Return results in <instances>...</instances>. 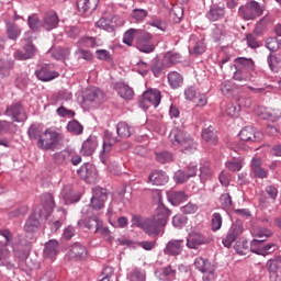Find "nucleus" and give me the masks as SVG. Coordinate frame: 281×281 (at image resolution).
<instances>
[{"instance_id": "obj_1", "label": "nucleus", "mask_w": 281, "mask_h": 281, "mask_svg": "<svg viewBox=\"0 0 281 281\" xmlns=\"http://www.w3.org/2000/svg\"><path fill=\"white\" fill-rule=\"evenodd\" d=\"M43 210H35L30 217L27 218L24 225V232L26 234H34V232H38V227H41V222L38 218H49V214L54 212V207L56 203L54 202V195L50 193H44L41 196Z\"/></svg>"}, {"instance_id": "obj_62", "label": "nucleus", "mask_w": 281, "mask_h": 281, "mask_svg": "<svg viewBox=\"0 0 281 281\" xmlns=\"http://www.w3.org/2000/svg\"><path fill=\"white\" fill-rule=\"evenodd\" d=\"M212 177V170H210V165H205L200 168V179L201 181H207Z\"/></svg>"}, {"instance_id": "obj_34", "label": "nucleus", "mask_w": 281, "mask_h": 281, "mask_svg": "<svg viewBox=\"0 0 281 281\" xmlns=\"http://www.w3.org/2000/svg\"><path fill=\"white\" fill-rule=\"evenodd\" d=\"M142 29H130L124 33L123 43L128 47H133V41L136 37V41L139 38V33Z\"/></svg>"}, {"instance_id": "obj_55", "label": "nucleus", "mask_w": 281, "mask_h": 281, "mask_svg": "<svg viewBox=\"0 0 281 281\" xmlns=\"http://www.w3.org/2000/svg\"><path fill=\"white\" fill-rule=\"evenodd\" d=\"M132 19L135 21H144L148 16V11L144 9H134L131 14Z\"/></svg>"}, {"instance_id": "obj_8", "label": "nucleus", "mask_w": 281, "mask_h": 281, "mask_svg": "<svg viewBox=\"0 0 281 281\" xmlns=\"http://www.w3.org/2000/svg\"><path fill=\"white\" fill-rule=\"evenodd\" d=\"M272 235L273 233H271L270 229L260 228V227L255 228L254 229L255 239L250 241V251H252V254H262V249H257L256 247H258V245H262V243H265L267 238H271Z\"/></svg>"}, {"instance_id": "obj_20", "label": "nucleus", "mask_w": 281, "mask_h": 281, "mask_svg": "<svg viewBox=\"0 0 281 281\" xmlns=\"http://www.w3.org/2000/svg\"><path fill=\"white\" fill-rule=\"evenodd\" d=\"M83 100L85 102H92L93 104H102L105 100V95L99 88H90L87 90Z\"/></svg>"}, {"instance_id": "obj_15", "label": "nucleus", "mask_w": 281, "mask_h": 281, "mask_svg": "<svg viewBox=\"0 0 281 281\" xmlns=\"http://www.w3.org/2000/svg\"><path fill=\"white\" fill-rule=\"evenodd\" d=\"M25 44L23 46V50H16L15 52V58L16 60H30V58H34V56H36V46L34 45V43H32V41L24 38Z\"/></svg>"}, {"instance_id": "obj_29", "label": "nucleus", "mask_w": 281, "mask_h": 281, "mask_svg": "<svg viewBox=\"0 0 281 281\" xmlns=\"http://www.w3.org/2000/svg\"><path fill=\"white\" fill-rule=\"evenodd\" d=\"M167 199L171 205H180V203L188 201V195L183 191H169Z\"/></svg>"}, {"instance_id": "obj_49", "label": "nucleus", "mask_w": 281, "mask_h": 281, "mask_svg": "<svg viewBox=\"0 0 281 281\" xmlns=\"http://www.w3.org/2000/svg\"><path fill=\"white\" fill-rule=\"evenodd\" d=\"M267 23H269V19H267V16L262 18L259 22H257L254 30L256 36H262V34H265V30H267Z\"/></svg>"}, {"instance_id": "obj_3", "label": "nucleus", "mask_w": 281, "mask_h": 281, "mask_svg": "<svg viewBox=\"0 0 281 281\" xmlns=\"http://www.w3.org/2000/svg\"><path fill=\"white\" fill-rule=\"evenodd\" d=\"M59 142H63V134L52 128H46L37 140V148L41 150H54Z\"/></svg>"}, {"instance_id": "obj_63", "label": "nucleus", "mask_w": 281, "mask_h": 281, "mask_svg": "<svg viewBox=\"0 0 281 281\" xmlns=\"http://www.w3.org/2000/svg\"><path fill=\"white\" fill-rule=\"evenodd\" d=\"M176 183H186V181H188L189 176L186 171L183 170H178L176 173H175V177H173Z\"/></svg>"}, {"instance_id": "obj_46", "label": "nucleus", "mask_w": 281, "mask_h": 281, "mask_svg": "<svg viewBox=\"0 0 281 281\" xmlns=\"http://www.w3.org/2000/svg\"><path fill=\"white\" fill-rule=\"evenodd\" d=\"M27 25L33 32H38L43 27V22H41L37 15L33 14L29 16Z\"/></svg>"}, {"instance_id": "obj_31", "label": "nucleus", "mask_w": 281, "mask_h": 281, "mask_svg": "<svg viewBox=\"0 0 281 281\" xmlns=\"http://www.w3.org/2000/svg\"><path fill=\"white\" fill-rule=\"evenodd\" d=\"M225 18V7H212L206 13L209 21H221Z\"/></svg>"}, {"instance_id": "obj_13", "label": "nucleus", "mask_w": 281, "mask_h": 281, "mask_svg": "<svg viewBox=\"0 0 281 281\" xmlns=\"http://www.w3.org/2000/svg\"><path fill=\"white\" fill-rule=\"evenodd\" d=\"M239 138L241 139V142H262V139L265 138V134L251 126H248L244 127L239 132Z\"/></svg>"}, {"instance_id": "obj_23", "label": "nucleus", "mask_w": 281, "mask_h": 281, "mask_svg": "<svg viewBox=\"0 0 281 281\" xmlns=\"http://www.w3.org/2000/svg\"><path fill=\"white\" fill-rule=\"evenodd\" d=\"M100 0H77V8L79 14H91L98 9Z\"/></svg>"}, {"instance_id": "obj_52", "label": "nucleus", "mask_w": 281, "mask_h": 281, "mask_svg": "<svg viewBox=\"0 0 281 281\" xmlns=\"http://www.w3.org/2000/svg\"><path fill=\"white\" fill-rule=\"evenodd\" d=\"M274 247L276 246L273 244L265 245V241H261V245L256 246V249H261V252H255V254H258V256H267V254H271V251H273Z\"/></svg>"}, {"instance_id": "obj_11", "label": "nucleus", "mask_w": 281, "mask_h": 281, "mask_svg": "<svg viewBox=\"0 0 281 281\" xmlns=\"http://www.w3.org/2000/svg\"><path fill=\"white\" fill-rule=\"evenodd\" d=\"M4 113L11 117L13 122H25V120H27V115L23 111V103L21 102H15L8 105Z\"/></svg>"}, {"instance_id": "obj_18", "label": "nucleus", "mask_w": 281, "mask_h": 281, "mask_svg": "<svg viewBox=\"0 0 281 281\" xmlns=\"http://www.w3.org/2000/svg\"><path fill=\"white\" fill-rule=\"evenodd\" d=\"M58 23H60V18H58V13L55 11H48L44 14L42 20V27L47 32H52V30H56L58 27Z\"/></svg>"}, {"instance_id": "obj_38", "label": "nucleus", "mask_w": 281, "mask_h": 281, "mask_svg": "<svg viewBox=\"0 0 281 281\" xmlns=\"http://www.w3.org/2000/svg\"><path fill=\"white\" fill-rule=\"evenodd\" d=\"M236 71L233 76L234 80H238L239 82H247V80H251V71L245 68H235Z\"/></svg>"}, {"instance_id": "obj_53", "label": "nucleus", "mask_w": 281, "mask_h": 281, "mask_svg": "<svg viewBox=\"0 0 281 281\" xmlns=\"http://www.w3.org/2000/svg\"><path fill=\"white\" fill-rule=\"evenodd\" d=\"M176 276H177V271L175 269H172L171 266L162 268V278H161V280L171 281V280H175Z\"/></svg>"}, {"instance_id": "obj_51", "label": "nucleus", "mask_w": 281, "mask_h": 281, "mask_svg": "<svg viewBox=\"0 0 281 281\" xmlns=\"http://www.w3.org/2000/svg\"><path fill=\"white\" fill-rule=\"evenodd\" d=\"M183 60V56L179 53H173L166 55L165 63H169V65H178V63H181Z\"/></svg>"}, {"instance_id": "obj_27", "label": "nucleus", "mask_w": 281, "mask_h": 281, "mask_svg": "<svg viewBox=\"0 0 281 281\" xmlns=\"http://www.w3.org/2000/svg\"><path fill=\"white\" fill-rule=\"evenodd\" d=\"M202 139L209 144V146H216V144H218V135H216L213 126H209L202 131Z\"/></svg>"}, {"instance_id": "obj_6", "label": "nucleus", "mask_w": 281, "mask_h": 281, "mask_svg": "<svg viewBox=\"0 0 281 281\" xmlns=\"http://www.w3.org/2000/svg\"><path fill=\"white\" fill-rule=\"evenodd\" d=\"M138 34H139L138 40H136V47L143 54H153V52H155V43H153V34L144 30H140Z\"/></svg>"}, {"instance_id": "obj_61", "label": "nucleus", "mask_w": 281, "mask_h": 281, "mask_svg": "<svg viewBox=\"0 0 281 281\" xmlns=\"http://www.w3.org/2000/svg\"><path fill=\"white\" fill-rule=\"evenodd\" d=\"M281 63V58L273 55V54H270L268 56V65H269V68L271 69V71H276V67L277 65H280Z\"/></svg>"}, {"instance_id": "obj_17", "label": "nucleus", "mask_w": 281, "mask_h": 281, "mask_svg": "<svg viewBox=\"0 0 281 281\" xmlns=\"http://www.w3.org/2000/svg\"><path fill=\"white\" fill-rule=\"evenodd\" d=\"M35 76L38 78V80H42V82H49L50 80L58 78L60 75L52 70V66L42 65L35 71Z\"/></svg>"}, {"instance_id": "obj_59", "label": "nucleus", "mask_w": 281, "mask_h": 281, "mask_svg": "<svg viewBox=\"0 0 281 281\" xmlns=\"http://www.w3.org/2000/svg\"><path fill=\"white\" fill-rule=\"evenodd\" d=\"M186 223H188V218L183 215H175L172 218V225L173 227H178V229L184 227Z\"/></svg>"}, {"instance_id": "obj_28", "label": "nucleus", "mask_w": 281, "mask_h": 281, "mask_svg": "<svg viewBox=\"0 0 281 281\" xmlns=\"http://www.w3.org/2000/svg\"><path fill=\"white\" fill-rule=\"evenodd\" d=\"M78 227H86V229H94L95 233L100 232V218L98 216L90 217L88 220H79Z\"/></svg>"}, {"instance_id": "obj_64", "label": "nucleus", "mask_w": 281, "mask_h": 281, "mask_svg": "<svg viewBox=\"0 0 281 281\" xmlns=\"http://www.w3.org/2000/svg\"><path fill=\"white\" fill-rule=\"evenodd\" d=\"M79 45L83 47H97L98 43L93 37H83L79 41Z\"/></svg>"}, {"instance_id": "obj_48", "label": "nucleus", "mask_w": 281, "mask_h": 281, "mask_svg": "<svg viewBox=\"0 0 281 281\" xmlns=\"http://www.w3.org/2000/svg\"><path fill=\"white\" fill-rule=\"evenodd\" d=\"M211 227L213 232H218L223 227V216H221V213H214L212 215Z\"/></svg>"}, {"instance_id": "obj_32", "label": "nucleus", "mask_w": 281, "mask_h": 281, "mask_svg": "<svg viewBox=\"0 0 281 281\" xmlns=\"http://www.w3.org/2000/svg\"><path fill=\"white\" fill-rule=\"evenodd\" d=\"M7 27V36L10 38V41H16L19 36H21V27L16 25L14 22L7 21L5 22Z\"/></svg>"}, {"instance_id": "obj_56", "label": "nucleus", "mask_w": 281, "mask_h": 281, "mask_svg": "<svg viewBox=\"0 0 281 281\" xmlns=\"http://www.w3.org/2000/svg\"><path fill=\"white\" fill-rule=\"evenodd\" d=\"M240 113V106L237 104L234 105V103H228L226 105V114L229 115V117H238Z\"/></svg>"}, {"instance_id": "obj_16", "label": "nucleus", "mask_w": 281, "mask_h": 281, "mask_svg": "<svg viewBox=\"0 0 281 281\" xmlns=\"http://www.w3.org/2000/svg\"><path fill=\"white\" fill-rule=\"evenodd\" d=\"M161 227H166V224H161V222L154 216L146 220L143 232L148 236H159V234H161Z\"/></svg>"}, {"instance_id": "obj_43", "label": "nucleus", "mask_w": 281, "mask_h": 281, "mask_svg": "<svg viewBox=\"0 0 281 281\" xmlns=\"http://www.w3.org/2000/svg\"><path fill=\"white\" fill-rule=\"evenodd\" d=\"M67 131L72 135H82V131H85V127H82V124H80V122H78L77 120H72L67 124Z\"/></svg>"}, {"instance_id": "obj_5", "label": "nucleus", "mask_w": 281, "mask_h": 281, "mask_svg": "<svg viewBox=\"0 0 281 281\" xmlns=\"http://www.w3.org/2000/svg\"><path fill=\"white\" fill-rule=\"evenodd\" d=\"M194 267L203 273V281H216V266L210 260L199 257L194 261Z\"/></svg>"}, {"instance_id": "obj_12", "label": "nucleus", "mask_w": 281, "mask_h": 281, "mask_svg": "<svg viewBox=\"0 0 281 281\" xmlns=\"http://www.w3.org/2000/svg\"><path fill=\"white\" fill-rule=\"evenodd\" d=\"M77 173L87 183H95L98 181V169L93 165L85 164Z\"/></svg>"}, {"instance_id": "obj_47", "label": "nucleus", "mask_w": 281, "mask_h": 281, "mask_svg": "<svg viewBox=\"0 0 281 281\" xmlns=\"http://www.w3.org/2000/svg\"><path fill=\"white\" fill-rule=\"evenodd\" d=\"M130 281H146V273L142 272L139 268H134L128 274Z\"/></svg>"}, {"instance_id": "obj_30", "label": "nucleus", "mask_w": 281, "mask_h": 281, "mask_svg": "<svg viewBox=\"0 0 281 281\" xmlns=\"http://www.w3.org/2000/svg\"><path fill=\"white\" fill-rule=\"evenodd\" d=\"M156 221L160 222V225H167L168 218L170 217V210L166 207L162 203L156 209V214L154 215Z\"/></svg>"}, {"instance_id": "obj_7", "label": "nucleus", "mask_w": 281, "mask_h": 281, "mask_svg": "<svg viewBox=\"0 0 281 281\" xmlns=\"http://www.w3.org/2000/svg\"><path fill=\"white\" fill-rule=\"evenodd\" d=\"M143 109L154 106L157 109L161 104V92L157 89H149L143 93V99L139 102Z\"/></svg>"}, {"instance_id": "obj_14", "label": "nucleus", "mask_w": 281, "mask_h": 281, "mask_svg": "<svg viewBox=\"0 0 281 281\" xmlns=\"http://www.w3.org/2000/svg\"><path fill=\"white\" fill-rule=\"evenodd\" d=\"M109 199L106 189L95 187L93 189V196L91 198V207L93 210H102L104 207V202Z\"/></svg>"}, {"instance_id": "obj_45", "label": "nucleus", "mask_w": 281, "mask_h": 281, "mask_svg": "<svg viewBox=\"0 0 281 281\" xmlns=\"http://www.w3.org/2000/svg\"><path fill=\"white\" fill-rule=\"evenodd\" d=\"M27 135L30 137V139H41L42 135H43V126L41 125H31L29 131H27Z\"/></svg>"}, {"instance_id": "obj_41", "label": "nucleus", "mask_w": 281, "mask_h": 281, "mask_svg": "<svg viewBox=\"0 0 281 281\" xmlns=\"http://www.w3.org/2000/svg\"><path fill=\"white\" fill-rule=\"evenodd\" d=\"M280 267H281V258L270 259L267 262V269L269 273L273 276V278L278 277V270L280 269Z\"/></svg>"}, {"instance_id": "obj_10", "label": "nucleus", "mask_w": 281, "mask_h": 281, "mask_svg": "<svg viewBox=\"0 0 281 281\" xmlns=\"http://www.w3.org/2000/svg\"><path fill=\"white\" fill-rule=\"evenodd\" d=\"M117 142H120V138L113 136V133L109 131L104 132L102 150L100 151V160L102 164H106V154L111 153V148H113Z\"/></svg>"}, {"instance_id": "obj_35", "label": "nucleus", "mask_w": 281, "mask_h": 281, "mask_svg": "<svg viewBox=\"0 0 281 281\" xmlns=\"http://www.w3.org/2000/svg\"><path fill=\"white\" fill-rule=\"evenodd\" d=\"M221 91L226 98H232L237 93L238 87L233 81H224L221 85Z\"/></svg>"}, {"instance_id": "obj_2", "label": "nucleus", "mask_w": 281, "mask_h": 281, "mask_svg": "<svg viewBox=\"0 0 281 281\" xmlns=\"http://www.w3.org/2000/svg\"><path fill=\"white\" fill-rule=\"evenodd\" d=\"M169 139L173 146H178L184 155H192L199 147L194 138L186 131L179 127L171 130Z\"/></svg>"}, {"instance_id": "obj_24", "label": "nucleus", "mask_w": 281, "mask_h": 281, "mask_svg": "<svg viewBox=\"0 0 281 281\" xmlns=\"http://www.w3.org/2000/svg\"><path fill=\"white\" fill-rule=\"evenodd\" d=\"M95 148H98V137L90 136L83 142L80 153L83 157H91L95 153Z\"/></svg>"}, {"instance_id": "obj_54", "label": "nucleus", "mask_w": 281, "mask_h": 281, "mask_svg": "<svg viewBox=\"0 0 281 281\" xmlns=\"http://www.w3.org/2000/svg\"><path fill=\"white\" fill-rule=\"evenodd\" d=\"M69 54H71L69 48H58L57 50L53 52V58H55V60H65Z\"/></svg>"}, {"instance_id": "obj_4", "label": "nucleus", "mask_w": 281, "mask_h": 281, "mask_svg": "<svg viewBox=\"0 0 281 281\" xmlns=\"http://www.w3.org/2000/svg\"><path fill=\"white\" fill-rule=\"evenodd\" d=\"M265 12V5H261L259 2L251 0L247 2L245 5L239 8V15L244 21H254V19H258V16H262Z\"/></svg>"}, {"instance_id": "obj_37", "label": "nucleus", "mask_w": 281, "mask_h": 281, "mask_svg": "<svg viewBox=\"0 0 281 281\" xmlns=\"http://www.w3.org/2000/svg\"><path fill=\"white\" fill-rule=\"evenodd\" d=\"M235 68L246 69L248 71H254V59L246 57H238L235 59Z\"/></svg>"}, {"instance_id": "obj_36", "label": "nucleus", "mask_w": 281, "mask_h": 281, "mask_svg": "<svg viewBox=\"0 0 281 281\" xmlns=\"http://www.w3.org/2000/svg\"><path fill=\"white\" fill-rule=\"evenodd\" d=\"M168 82L171 89H179L183 85V77L177 71H171L168 74Z\"/></svg>"}, {"instance_id": "obj_44", "label": "nucleus", "mask_w": 281, "mask_h": 281, "mask_svg": "<svg viewBox=\"0 0 281 281\" xmlns=\"http://www.w3.org/2000/svg\"><path fill=\"white\" fill-rule=\"evenodd\" d=\"M95 26L100 30H105V32H113L115 26H113V22L106 18H101L97 21Z\"/></svg>"}, {"instance_id": "obj_25", "label": "nucleus", "mask_w": 281, "mask_h": 281, "mask_svg": "<svg viewBox=\"0 0 281 281\" xmlns=\"http://www.w3.org/2000/svg\"><path fill=\"white\" fill-rule=\"evenodd\" d=\"M168 175L161 170H154L148 177V183L153 186H166L168 183Z\"/></svg>"}, {"instance_id": "obj_26", "label": "nucleus", "mask_w": 281, "mask_h": 281, "mask_svg": "<svg viewBox=\"0 0 281 281\" xmlns=\"http://www.w3.org/2000/svg\"><path fill=\"white\" fill-rule=\"evenodd\" d=\"M59 247L60 245L58 244V240L50 239L48 243H46L44 248L45 258H49L50 260H54V258L58 256Z\"/></svg>"}, {"instance_id": "obj_60", "label": "nucleus", "mask_w": 281, "mask_h": 281, "mask_svg": "<svg viewBox=\"0 0 281 281\" xmlns=\"http://www.w3.org/2000/svg\"><path fill=\"white\" fill-rule=\"evenodd\" d=\"M146 226V220H144L140 215H133L132 216V227H139L144 231Z\"/></svg>"}, {"instance_id": "obj_21", "label": "nucleus", "mask_w": 281, "mask_h": 281, "mask_svg": "<svg viewBox=\"0 0 281 281\" xmlns=\"http://www.w3.org/2000/svg\"><path fill=\"white\" fill-rule=\"evenodd\" d=\"M183 239H171L167 243L165 254L167 256H181L183 251Z\"/></svg>"}, {"instance_id": "obj_39", "label": "nucleus", "mask_w": 281, "mask_h": 281, "mask_svg": "<svg viewBox=\"0 0 281 281\" xmlns=\"http://www.w3.org/2000/svg\"><path fill=\"white\" fill-rule=\"evenodd\" d=\"M14 67V60L5 58L0 60V76H10V70Z\"/></svg>"}, {"instance_id": "obj_33", "label": "nucleus", "mask_w": 281, "mask_h": 281, "mask_svg": "<svg viewBox=\"0 0 281 281\" xmlns=\"http://www.w3.org/2000/svg\"><path fill=\"white\" fill-rule=\"evenodd\" d=\"M115 90L117 91L119 95L123 98V100H133V88L124 85V83H116Z\"/></svg>"}, {"instance_id": "obj_40", "label": "nucleus", "mask_w": 281, "mask_h": 281, "mask_svg": "<svg viewBox=\"0 0 281 281\" xmlns=\"http://www.w3.org/2000/svg\"><path fill=\"white\" fill-rule=\"evenodd\" d=\"M116 133L121 139H127L132 135L131 127L126 123H119L116 125Z\"/></svg>"}, {"instance_id": "obj_57", "label": "nucleus", "mask_w": 281, "mask_h": 281, "mask_svg": "<svg viewBox=\"0 0 281 281\" xmlns=\"http://www.w3.org/2000/svg\"><path fill=\"white\" fill-rule=\"evenodd\" d=\"M111 278H113V267H105L98 281H111Z\"/></svg>"}, {"instance_id": "obj_9", "label": "nucleus", "mask_w": 281, "mask_h": 281, "mask_svg": "<svg viewBox=\"0 0 281 281\" xmlns=\"http://www.w3.org/2000/svg\"><path fill=\"white\" fill-rule=\"evenodd\" d=\"M243 232H244L243 222L237 221L236 223H234L228 229L226 236L222 240L224 247H227V249H229V247H232V245L236 243V238H238V236H240Z\"/></svg>"}, {"instance_id": "obj_58", "label": "nucleus", "mask_w": 281, "mask_h": 281, "mask_svg": "<svg viewBox=\"0 0 281 281\" xmlns=\"http://www.w3.org/2000/svg\"><path fill=\"white\" fill-rule=\"evenodd\" d=\"M156 159L159 164H168L172 161V154L168 151L158 153L156 154Z\"/></svg>"}, {"instance_id": "obj_22", "label": "nucleus", "mask_w": 281, "mask_h": 281, "mask_svg": "<svg viewBox=\"0 0 281 281\" xmlns=\"http://www.w3.org/2000/svg\"><path fill=\"white\" fill-rule=\"evenodd\" d=\"M87 256V247L81 245L80 243H76L69 248L68 257L70 258V260H85Z\"/></svg>"}, {"instance_id": "obj_19", "label": "nucleus", "mask_w": 281, "mask_h": 281, "mask_svg": "<svg viewBox=\"0 0 281 281\" xmlns=\"http://www.w3.org/2000/svg\"><path fill=\"white\" fill-rule=\"evenodd\" d=\"M201 245H207V238H205V236L195 231L189 233L187 238V247L189 249H199Z\"/></svg>"}, {"instance_id": "obj_50", "label": "nucleus", "mask_w": 281, "mask_h": 281, "mask_svg": "<svg viewBox=\"0 0 281 281\" xmlns=\"http://www.w3.org/2000/svg\"><path fill=\"white\" fill-rule=\"evenodd\" d=\"M280 45H281V42L276 37H269L266 41V47L270 52H278V49H280Z\"/></svg>"}, {"instance_id": "obj_42", "label": "nucleus", "mask_w": 281, "mask_h": 281, "mask_svg": "<svg viewBox=\"0 0 281 281\" xmlns=\"http://www.w3.org/2000/svg\"><path fill=\"white\" fill-rule=\"evenodd\" d=\"M69 159H71V151H69V149H65L54 155L55 164H69Z\"/></svg>"}]
</instances>
